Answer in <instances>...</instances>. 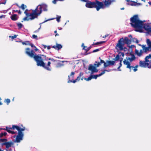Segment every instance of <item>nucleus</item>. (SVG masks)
Returning <instances> with one entry per match:
<instances>
[{"label":"nucleus","instance_id":"1","mask_svg":"<svg viewBox=\"0 0 151 151\" xmlns=\"http://www.w3.org/2000/svg\"><path fill=\"white\" fill-rule=\"evenodd\" d=\"M132 26L135 29L136 31L140 32L143 28L149 32L151 35V27L148 24H144L143 21L139 20L138 15H135L130 19Z\"/></svg>","mask_w":151,"mask_h":151},{"label":"nucleus","instance_id":"2","mask_svg":"<svg viewBox=\"0 0 151 151\" xmlns=\"http://www.w3.org/2000/svg\"><path fill=\"white\" fill-rule=\"evenodd\" d=\"M47 7L46 4L39 5L35 10H32V12L31 13H30V10L26 9L24 12L26 16L23 18V20L28 21L37 18L42 13V9L44 11H46L47 10Z\"/></svg>","mask_w":151,"mask_h":151},{"label":"nucleus","instance_id":"3","mask_svg":"<svg viewBox=\"0 0 151 151\" xmlns=\"http://www.w3.org/2000/svg\"><path fill=\"white\" fill-rule=\"evenodd\" d=\"M26 53L31 58H33L35 60L37 63V65L43 67L45 69L48 70H50L51 69L49 68L50 66V62H48L47 63V66H45L44 62L43 61L41 57L36 55V53L34 50H30L29 48H27L26 49Z\"/></svg>","mask_w":151,"mask_h":151},{"label":"nucleus","instance_id":"4","mask_svg":"<svg viewBox=\"0 0 151 151\" xmlns=\"http://www.w3.org/2000/svg\"><path fill=\"white\" fill-rule=\"evenodd\" d=\"M112 1L111 0H105L104 5L102 2L97 0L92 2L88 1L86 3V6L87 7L89 8H96V10L98 11L101 8H104L106 7H108Z\"/></svg>","mask_w":151,"mask_h":151},{"label":"nucleus","instance_id":"5","mask_svg":"<svg viewBox=\"0 0 151 151\" xmlns=\"http://www.w3.org/2000/svg\"><path fill=\"white\" fill-rule=\"evenodd\" d=\"M15 129L18 131V134L16 137V141L17 142H19L20 140L22 139L23 134L22 131L24 130L25 129V127H24L23 128H21L17 126L13 125L12 127H6L5 129H3L6 130L8 132L13 134L17 133L16 132H15L14 131Z\"/></svg>","mask_w":151,"mask_h":151},{"label":"nucleus","instance_id":"6","mask_svg":"<svg viewBox=\"0 0 151 151\" xmlns=\"http://www.w3.org/2000/svg\"><path fill=\"white\" fill-rule=\"evenodd\" d=\"M135 57L134 55H132L131 57H127L123 61L124 64L126 65V68L129 69L130 71L132 70L134 72L137 70L138 65L134 66L132 62L135 60Z\"/></svg>","mask_w":151,"mask_h":151},{"label":"nucleus","instance_id":"7","mask_svg":"<svg viewBox=\"0 0 151 151\" xmlns=\"http://www.w3.org/2000/svg\"><path fill=\"white\" fill-rule=\"evenodd\" d=\"M99 58L100 60V62H97L96 61L94 64L96 66L99 67V66L101 64L104 63V68H106L107 67H109L110 66L113 65L115 63V61L111 60H107L106 62H105L104 60H101L100 58Z\"/></svg>","mask_w":151,"mask_h":151},{"label":"nucleus","instance_id":"8","mask_svg":"<svg viewBox=\"0 0 151 151\" xmlns=\"http://www.w3.org/2000/svg\"><path fill=\"white\" fill-rule=\"evenodd\" d=\"M123 41V38L120 39L118 41L116 47V48L118 51L122 50L123 49L124 44Z\"/></svg>","mask_w":151,"mask_h":151},{"label":"nucleus","instance_id":"9","mask_svg":"<svg viewBox=\"0 0 151 151\" xmlns=\"http://www.w3.org/2000/svg\"><path fill=\"white\" fill-rule=\"evenodd\" d=\"M13 145L14 143L12 142H6L2 144V145H5L6 148V151H12L11 149H8L11 147Z\"/></svg>","mask_w":151,"mask_h":151},{"label":"nucleus","instance_id":"10","mask_svg":"<svg viewBox=\"0 0 151 151\" xmlns=\"http://www.w3.org/2000/svg\"><path fill=\"white\" fill-rule=\"evenodd\" d=\"M96 66L95 65L94 66L92 65H90L89 66L88 70L91 71L92 73H96L98 71V70L96 69Z\"/></svg>","mask_w":151,"mask_h":151},{"label":"nucleus","instance_id":"11","mask_svg":"<svg viewBox=\"0 0 151 151\" xmlns=\"http://www.w3.org/2000/svg\"><path fill=\"white\" fill-rule=\"evenodd\" d=\"M110 70H103L101 73H100V74H99L98 75H95L91 76H92V78L96 79L98 77H99V76H101V75H103V74H104L105 73V71L109 72V71H110Z\"/></svg>","mask_w":151,"mask_h":151},{"label":"nucleus","instance_id":"12","mask_svg":"<svg viewBox=\"0 0 151 151\" xmlns=\"http://www.w3.org/2000/svg\"><path fill=\"white\" fill-rule=\"evenodd\" d=\"M139 65L142 67H146L149 66V65L147 62L145 61H140L139 62Z\"/></svg>","mask_w":151,"mask_h":151},{"label":"nucleus","instance_id":"13","mask_svg":"<svg viewBox=\"0 0 151 151\" xmlns=\"http://www.w3.org/2000/svg\"><path fill=\"white\" fill-rule=\"evenodd\" d=\"M124 55V53L122 52H120L119 53L118 55H117L116 58L117 60H119L120 58V57H121L120 59V60H121L122 62Z\"/></svg>","mask_w":151,"mask_h":151},{"label":"nucleus","instance_id":"14","mask_svg":"<svg viewBox=\"0 0 151 151\" xmlns=\"http://www.w3.org/2000/svg\"><path fill=\"white\" fill-rule=\"evenodd\" d=\"M139 45L142 47V50L144 52H146L149 51H151L150 48L148 46V47H146L144 45H141L140 44H138Z\"/></svg>","mask_w":151,"mask_h":151},{"label":"nucleus","instance_id":"15","mask_svg":"<svg viewBox=\"0 0 151 151\" xmlns=\"http://www.w3.org/2000/svg\"><path fill=\"white\" fill-rule=\"evenodd\" d=\"M145 60L149 65L151 63V54L147 56L145 59Z\"/></svg>","mask_w":151,"mask_h":151},{"label":"nucleus","instance_id":"16","mask_svg":"<svg viewBox=\"0 0 151 151\" xmlns=\"http://www.w3.org/2000/svg\"><path fill=\"white\" fill-rule=\"evenodd\" d=\"M68 79H69V80L68 81V83H70V82H72V83H75L77 81H79L80 79V76H78L77 78L75 80H73V81H72V80H70V76H68Z\"/></svg>","mask_w":151,"mask_h":151},{"label":"nucleus","instance_id":"17","mask_svg":"<svg viewBox=\"0 0 151 151\" xmlns=\"http://www.w3.org/2000/svg\"><path fill=\"white\" fill-rule=\"evenodd\" d=\"M52 47L54 48L56 50H59L62 47V46L60 44H56V45H54L52 46Z\"/></svg>","mask_w":151,"mask_h":151},{"label":"nucleus","instance_id":"18","mask_svg":"<svg viewBox=\"0 0 151 151\" xmlns=\"http://www.w3.org/2000/svg\"><path fill=\"white\" fill-rule=\"evenodd\" d=\"M10 18L12 20L16 21L18 18V16L16 14H13L11 16Z\"/></svg>","mask_w":151,"mask_h":151},{"label":"nucleus","instance_id":"19","mask_svg":"<svg viewBox=\"0 0 151 151\" xmlns=\"http://www.w3.org/2000/svg\"><path fill=\"white\" fill-rule=\"evenodd\" d=\"M123 42L124 44L125 43L127 44H130L131 42V40H129L127 37H125L124 39H123Z\"/></svg>","mask_w":151,"mask_h":151},{"label":"nucleus","instance_id":"20","mask_svg":"<svg viewBox=\"0 0 151 151\" xmlns=\"http://www.w3.org/2000/svg\"><path fill=\"white\" fill-rule=\"evenodd\" d=\"M129 4L131 6H134L141 5V4L140 3H137L135 1H129Z\"/></svg>","mask_w":151,"mask_h":151},{"label":"nucleus","instance_id":"21","mask_svg":"<svg viewBox=\"0 0 151 151\" xmlns=\"http://www.w3.org/2000/svg\"><path fill=\"white\" fill-rule=\"evenodd\" d=\"M143 51L142 50H140L139 51L138 50H135V53L139 56H140L142 54Z\"/></svg>","mask_w":151,"mask_h":151},{"label":"nucleus","instance_id":"22","mask_svg":"<svg viewBox=\"0 0 151 151\" xmlns=\"http://www.w3.org/2000/svg\"><path fill=\"white\" fill-rule=\"evenodd\" d=\"M146 42L148 46L150 48L151 50V40L149 39H147L146 40Z\"/></svg>","mask_w":151,"mask_h":151},{"label":"nucleus","instance_id":"23","mask_svg":"<svg viewBox=\"0 0 151 151\" xmlns=\"http://www.w3.org/2000/svg\"><path fill=\"white\" fill-rule=\"evenodd\" d=\"M75 74V73L74 72H72L70 74V76H69L70 77V80L72 81H73V79L74 77V76Z\"/></svg>","mask_w":151,"mask_h":151},{"label":"nucleus","instance_id":"24","mask_svg":"<svg viewBox=\"0 0 151 151\" xmlns=\"http://www.w3.org/2000/svg\"><path fill=\"white\" fill-rule=\"evenodd\" d=\"M17 25L18 27V29H20L23 27V24L22 23L19 22L17 23Z\"/></svg>","mask_w":151,"mask_h":151},{"label":"nucleus","instance_id":"25","mask_svg":"<svg viewBox=\"0 0 151 151\" xmlns=\"http://www.w3.org/2000/svg\"><path fill=\"white\" fill-rule=\"evenodd\" d=\"M6 134L7 133L6 132H2L0 133V137H2L4 136H5Z\"/></svg>","mask_w":151,"mask_h":151},{"label":"nucleus","instance_id":"26","mask_svg":"<svg viewBox=\"0 0 151 151\" xmlns=\"http://www.w3.org/2000/svg\"><path fill=\"white\" fill-rule=\"evenodd\" d=\"M27 6H26L24 4H22L21 6L19 7L20 8L22 9V10H24L26 8Z\"/></svg>","mask_w":151,"mask_h":151},{"label":"nucleus","instance_id":"27","mask_svg":"<svg viewBox=\"0 0 151 151\" xmlns=\"http://www.w3.org/2000/svg\"><path fill=\"white\" fill-rule=\"evenodd\" d=\"M7 141V139H0V143L3 142V143L6 142Z\"/></svg>","mask_w":151,"mask_h":151},{"label":"nucleus","instance_id":"28","mask_svg":"<svg viewBox=\"0 0 151 151\" xmlns=\"http://www.w3.org/2000/svg\"><path fill=\"white\" fill-rule=\"evenodd\" d=\"M105 41H101V42H97L94 44H93L94 45H99V44H103L104 42H105Z\"/></svg>","mask_w":151,"mask_h":151},{"label":"nucleus","instance_id":"29","mask_svg":"<svg viewBox=\"0 0 151 151\" xmlns=\"http://www.w3.org/2000/svg\"><path fill=\"white\" fill-rule=\"evenodd\" d=\"M92 76H91L88 77V78H85L84 79L85 80L87 81L91 80L92 78Z\"/></svg>","mask_w":151,"mask_h":151},{"label":"nucleus","instance_id":"30","mask_svg":"<svg viewBox=\"0 0 151 151\" xmlns=\"http://www.w3.org/2000/svg\"><path fill=\"white\" fill-rule=\"evenodd\" d=\"M61 18L60 16H58L56 17V20L58 22H59L60 21V19Z\"/></svg>","mask_w":151,"mask_h":151},{"label":"nucleus","instance_id":"31","mask_svg":"<svg viewBox=\"0 0 151 151\" xmlns=\"http://www.w3.org/2000/svg\"><path fill=\"white\" fill-rule=\"evenodd\" d=\"M23 45H28L29 44V41H26L24 42H22Z\"/></svg>","mask_w":151,"mask_h":151},{"label":"nucleus","instance_id":"32","mask_svg":"<svg viewBox=\"0 0 151 151\" xmlns=\"http://www.w3.org/2000/svg\"><path fill=\"white\" fill-rule=\"evenodd\" d=\"M120 65L119 66L118 68V69L119 71H121V70L120 69V68L121 67L122 65V62L121 60H120Z\"/></svg>","mask_w":151,"mask_h":151},{"label":"nucleus","instance_id":"33","mask_svg":"<svg viewBox=\"0 0 151 151\" xmlns=\"http://www.w3.org/2000/svg\"><path fill=\"white\" fill-rule=\"evenodd\" d=\"M32 38L34 39L37 40V36L35 35H33L32 37Z\"/></svg>","mask_w":151,"mask_h":151},{"label":"nucleus","instance_id":"34","mask_svg":"<svg viewBox=\"0 0 151 151\" xmlns=\"http://www.w3.org/2000/svg\"><path fill=\"white\" fill-rule=\"evenodd\" d=\"M17 35H14L13 36H9V37H11L12 39H13L17 37Z\"/></svg>","mask_w":151,"mask_h":151},{"label":"nucleus","instance_id":"35","mask_svg":"<svg viewBox=\"0 0 151 151\" xmlns=\"http://www.w3.org/2000/svg\"><path fill=\"white\" fill-rule=\"evenodd\" d=\"M6 101L8 105L9 104V103L10 102V100L9 99H6Z\"/></svg>","mask_w":151,"mask_h":151},{"label":"nucleus","instance_id":"36","mask_svg":"<svg viewBox=\"0 0 151 151\" xmlns=\"http://www.w3.org/2000/svg\"><path fill=\"white\" fill-rule=\"evenodd\" d=\"M99 50V49H96L95 50H94L93 51V52H98Z\"/></svg>","mask_w":151,"mask_h":151},{"label":"nucleus","instance_id":"37","mask_svg":"<svg viewBox=\"0 0 151 151\" xmlns=\"http://www.w3.org/2000/svg\"><path fill=\"white\" fill-rule=\"evenodd\" d=\"M82 46L83 47V49L85 50H86L88 51V50L85 49V47H86L85 46H84V43H83L82 45Z\"/></svg>","mask_w":151,"mask_h":151},{"label":"nucleus","instance_id":"38","mask_svg":"<svg viewBox=\"0 0 151 151\" xmlns=\"http://www.w3.org/2000/svg\"><path fill=\"white\" fill-rule=\"evenodd\" d=\"M5 15H2L1 16H0V19H1L2 18H5Z\"/></svg>","mask_w":151,"mask_h":151},{"label":"nucleus","instance_id":"39","mask_svg":"<svg viewBox=\"0 0 151 151\" xmlns=\"http://www.w3.org/2000/svg\"><path fill=\"white\" fill-rule=\"evenodd\" d=\"M134 42H136L137 43V44H138L139 42V41H138V40H137L136 39H134Z\"/></svg>","mask_w":151,"mask_h":151},{"label":"nucleus","instance_id":"40","mask_svg":"<svg viewBox=\"0 0 151 151\" xmlns=\"http://www.w3.org/2000/svg\"><path fill=\"white\" fill-rule=\"evenodd\" d=\"M83 73H80L79 74V76H80V77L83 76Z\"/></svg>","mask_w":151,"mask_h":151},{"label":"nucleus","instance_id":"41","mask_svg":"<svg viewBox=\"0 0 151 151\" xmlns=\"http://www.w3.org/2000/svg\"><path fill=\"white\" fill-rule=\"evenodd\" d=\"M29 45H30L32 47H34V46H35L34 45L32 44H29Z\"/></svg>","mask_w":151,"mask_h":151},{"label":"nucleus","instance_id":"42","mask_svg":"<svg viewBox=\"0 0 151 151\" xmlns=\"http://www.w3.org/2000/svg\"><path fill=\"white\" fill-rule=\"evenodd\" d=\"M52 19H48V20H45V21H44L42 23H40V24H42V23H44L45 22H46L48 20H52Z\"/></svg>","mask_w":151,"mask_h":151},{"label":"nucleus","instance_id":"43","mask_svg":"<svg viewBox=\"0 0 151 151\" xmlns=\"http://www.w3.org/2000/svg\"><path fill=\"white\" fill-rule=\"evenodd\" d=\"M40 28H41V26L38 29V30H36L34 32V33H35V32H38L39 31V30L40 29Z\"/></svg>","mask_w":151,"mask_h":151},{"label":"nucleus","instance_id":"44","mask_svg":"<svg viewBox=\"0 0 151 151\" xmlns=\"http://www.w3.org/2000/svg\"><path fill=\"white\" fill-rule=\"evenodd\" d=\"M47 48L48 50H49L51 48V47L50 46H47Z\"/></svg>","mask_w":151,"mask_h":151},{"label":"nucleus","instance_id":"45","mask_svg":"<svg viewBox=\"0 0 151 151\" xmlns=\"http://www.w3.org/2000/svg\"><path fill=\"white\" fill-rule=\"evenodd\" d=\"M43 46L45 49L46 48V47H47V46L45 45H43Z\"/></svg>","mask_w":151,"mask_h":151},{"label":"nucleus","instance_id":"46","mask_svg":"<svg viewBox=\"0 0 151 151\" xmlns=\"http://www.w3.org/2000/svg\"><path fill=\"white\" fill-rule=\"evenodd\" d=\"M34 47L35 48V51H37L38 50V49H37L35 46H34Z\"/></svg>","mask_w":151,"mask_h":151},{"label":"nucleus","instance_id":"47","mask_svg":"<svg viewBox=\"0 0 151 151\" xmlns=\"http://www.w3.org/2000/svg\"><path fill=\"white\" fill-rule=\"evenodd\" d=\"M18 13L19 14H21V12L20 11V10H19V11H18Z\"/></svg>","mask_w":151,"mask_h":151},{"label":"nucleus","instance_id":"48","mask_svg":"<svg viewBox=\"0 0 151 151\" xmlns=\"http://www.w3.org/2000/svg\"><path fill=\"white\" fill-rule=\"evenodd\" d=\"M6 3V1H5L3 3H1L0 4H5Z\"/></svg>","mask_w":151,"mask_h":151},{"label":"nucleus","instance_id":"49","mask_svg":"<svg viewBox=\"0 0 151 151\" xmlns=\"http://www.w3.org/2000/svg\"><path fill=\"white\" fill-rule=\"evenodd\" d=\"M148 3L151 6V1H150Z\"/></svg>","mask_w":151,"mask_h":151},{"label":"nucleus","instance_id":"50","mask_svg":"<svg viewBox=\"0 0 151 151\" xmlns=\"http://www.w3.org/2000/svg\"><path fill=\"white\" fill-rule=\"evenodd\" d=\"M148 3L151 6V1H150Z\"/></svg>","mask_w":151,"mask_h":151},{"label":"nucleus","instance_id":"51","mask_svg":"<svg viewBox=\"0 0 151 151\" xmlns=\"http://www.w3.org/2000/svg\"><path fill=\"white\" fill-rule=\"evenodd\" d=\"M129 37H131V38H132V36L131 35H129Z\"/></svg>","mask_w":151,"mask_h":151},{"label":"nucleus","instance_id":"52","mask_svg":"<svg viewBox=\"0 0 151 151\" xmlns=\"http://www.w3.org/2000/svg\"><path fill=\"white\" fill-rule=\"evenodd\" d=\"M82 1H84V2H86V0H81Z\"/></svg>","mask_w":151,"mask_h":151},{"label":"nucleus","instance_id":"53","mask_svg":"<svg viewBox=\"0 0 151 151\" xmlns=\"http://www.w3.org/2000/svg\"><path fill=\"white\" fill-rule=\"evenodd\" d=\"M62 29V28H61V27L59 28V29L60 30H61Z\"/></svg>","mask_w":151,"mask_h":151},{"label":"nucleus","instance_id":"54","mask_svg":"<svg viewBox=\"0 0 151 151\" xmlns=\"http://www.w3.org/2000/svg\"><path fill=\"white\" fill-rule=\"evenodd\" d=\"M58 34L57 33H56V34L55 35V36H58Z\"/></svg>","mask_w":151,"mask_h":151},{"label":"nucleus","instance_id":"55","mask_svg":"<svg viewBox=\"0 0 151 151\" xmlns=\"http://www.w3.org/2000/svg\"><path fill=\"white\" fill-rule=\"evenodd\" d=\"M54 32H55V34H56V33H57V31H56V30L55 31H54Z\"/></svg>","mask_w":151,"mask_h":151},{"label":"nucleus","instance_id":"56","mask_svg":"<svg viewBox=\"0 0 151 151\" xmlns=\"http://www.w3.org/2000/svg\"><path fill=\"white\" fill-rule=\"evenodd\" d=\"M121 10H123V9H124V8H121Z\"/></svg>","mask_w":151,"mask_h":151},{"label":"nucleus","instance_id":"57","mask_svg":"<svg viewBox=\"0 0 151 151\" xmlns=\"http://www.w3.org/2000/svg\"><path fill=\"white\" fill-rule=\"evenodd\" d=\"M14 12H18V11L17 10H16V11H15V10H14Z\"/></svg>","mask_w":151,"mask_h":151},{"label":"nucleus","instance_id":"58","mask_svg":"<svg viewBox=\"0 0 151 151\" xmlns=\"http://www.w3.org/2000/svg\"><path fill=\"white\" fill-rule=\"evenodd\" d=\"M106 35H105V37H103L104 38V37H106Z\"/></svg>","mask_w":151,"mask_h":151},{"label":"nucleus","instance_id":"59","mask_svg":"<svg viewBox=\"0 0 151 151\" xmlns=\"http://www.w3.org/2000/svg\"><path fill=\"white\" fill-rule=\"evenodd\" d=\"M3 12L4 13H5V12L4 11Z\"/></svg>","mask_w":151,"mask_h":151},{"label":"nucleus","instance_id":"60","mask_svg":"<svg viewBox=\"0 0 151 151\" xmlns=\"http://www.w3.org/2000/svg\"><path fill=\"white\" fill-rule=\"evenodd\" d=\"M11 14V13H9V14Z\"/></svg>","mask_w":151,"mask_h":151}]
</instances>
